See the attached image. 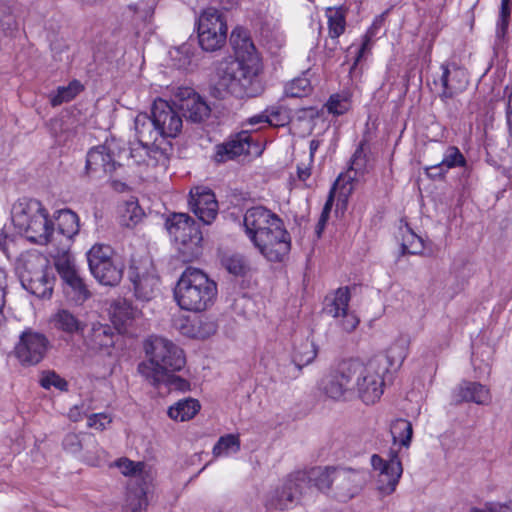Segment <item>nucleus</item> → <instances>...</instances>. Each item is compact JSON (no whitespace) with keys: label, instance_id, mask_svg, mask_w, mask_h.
<instances>
[{"label":"nucleus","instance_id":"51","mask_svg":"<svg viewBox=\"0 0 512 512\" xmlns=\"http://www.w3.org/2000/svg\"><path fill=\"white\" fill-rule=\"evenodd\" d=\"M327 109L335 115H342L349 110V101L340 95H332L327 103Z\"/></svg>","mask_w":512,"mask_h":512},{"label":"nucleus","instance_id":"16","mask_svg":"<svg viewBox=\"0 0 512 512\" xmlns=\"http://www.w3.org/2000/svg\"><path fill=\"white\" fill-rule=\"evenodd\" d=\"M128 277L133 283L135 296L142 301H149L156 296L159 278L155 275L148 261L132 260Z\"/></svg>","mask_w":512,"mask_h":512},{"label":"nucleus","instance_id":"55","mask_svg":"<svg viewBox=\"0 0 512 512\" xmlns=\"http://www.w3.org/2000/svg\"><path fill=\"white\" fill-rule=\"evenodd\" d=\"M448 170L441 166V163H437L426 168V174L431 179H443Z\"/></svg>","mask_w":512,"mask_h":512},{"label":"nucleus","instance_id":"5","mask_svg":"<svg viewBox=\"0 0 512 512\" xmlns=\"http://www.w3.org/2000/svg\"><path fill=\"white\" fill-rule=\"evenodd\" d=\"M135 132L138 145L131 149V158L138 165L166 166L172 152V145L168 140L160 139V131L156 127L154 116L140 113L136 116Z\"/></svg>","mask_w":512,"mask_h":512},{"label":"nucleus","instance_id":"4","mask_svg":"<svg viewBox=\"0 0 512 512\" xmlns=\"http://www.w3.org/2000/svg\"><path fill=\"white\" fill-rule=\"evenodd\" d=\"M261 71L262 63L253 58L248 62L224 60L218 68L216 89L221 96L230 94L237 98L256 97L263 91Z\"/></svg>","mask_w":512,"mask_h":512},{"label":"nucleus","instance_id":"35","mask_svg":"<svg viewBox=\"0 0 512 512\" xmlns=\"http://www.w3.org/2000/svg\"><path fill=\"white\" fill-rule=\"evenodd\" d=\"M56 221L58 233L67 240L71 239L79 231V218L72 210L63 209L58 211Z\"/></svg>","mask_w":512,"mask_h":512},{"label":"nucleus","instance_id":"30","mask_svg":"<svg viewBox=\"0 0 512 512\" xmlns=\"http://www.w3.org/2000/svg\"><path fill=\"white\" fill-rule=\"evenodd\" d=\"M115 336L109 325L94 324L86 336L85 343L93 351H108L114 346Z\"/></svg>","mask_w":512,"mask_h":512},{"label":"nucleus","instance_id":"48","mask_svg":"<svg viewBox=\"0 0 512 512\" xmlns=\"http://www.w3.org/2000/svg\"><path fill=\"white\" fill-rule=\"evenodd\" d=\"M267 124L273 127H282L289 122V114L283 106L272 105L265 109Z\"/></svg>","mask_w":512,"mask_h":512},{"label":"nucleus","instance_id":"26","mask_svg":"<svg viewBox=\"0 0 512 512\" xmlns=\"http://www.w3.org/2000/svg\"><path fill=\"white\" fill-rule=\"evenodd\" d=\"M178 107L182 117L194 123L203 122L211 113L209 105L193 91H187V96L180 100Z\"/></svg>","mask_w":512,"mask_h":512},{"label":"nucleus","instance_id":"49","mask_svg":"<svg viewBox=\"0 0 512 512\" xmlns=\"http://www.w3.org/2000/svg\"><path fill=\"white\" fill-rule=\"evenodd\" d=\"M41 386L45 389H50L51 387H55L60 391H67L68 383L67 381L56 374L54 371H49L43 375L40 380Z\"/></svg>","mask_w":512,"mask_h":512},{"label":"nucleus","instance_id":"24","mask_svg":"<svg viewBox=\"0 0 512 512\" xmlns=\"http://www.w3.org/2000/svg\"><path fill=\"white\" fill-rule=\"evenodd\" d=\"M250 148V133L248 131H241L231 140L216 146L214 160L217 163H225L240 155L250 154Z\"/></svg>","mask_w":512,"mask_h":512},{"label":"nucleus","instance_id":"33","mask_svg":"<svg viewBox=\"0 0 512 512\" xmlns=\"http://www.w3.org/2000/svg\"><path fill=\"white\" fill-rule=\"evenodd\" d=\"M201 406L198 400L185 398L176 402L168 409V415L176 421H187L192 419L200 410Z\"/></svg>","mask_w":512,"mask_h":512},{"label":"nucleus","instance_id":"57","mask_svg":"<svg viewBox=\"0 0 512 512\" xmlns=\"http://www.w3.org/2000/svg\"><path fill=\"white\" fill-rule=\"evenodd\" d=\"M0 26L2 27L3 31L8 34L14 30L16 22L12 16L8 15L0 20Z\"/></svg>","mask_w":512,"mask_h":512},{"label":"nucleus","instance_id":"18","mask_svg":"<svg viewBox=\"0 0 512 512\" xmlns=\"http://www.w3.org/2000/svg\"><path fill=\"white\" fill-rule=\"evenodd\" d=\"M333 480L332 497L346 502L362 489L365 483V473L357 469L336 467Z\"/></svg>","mask_w":512,"mask_h":512},{"label":"nucleus","instance_id":"46","mask_svg":"<svg viewBox=\"0 0 512 512\" xmlns=\"http://www.w3.org/2000/svg\"><path fill=\"white\" fill-rule=\"evenodd\" d=\"M441 166L450 170L456 167H464L467 164L466 158L456 146H448L440 162Z\"/></svg>","mask_w":512,"mask_h":512},{"label":"nucleus","instance_id":"34","mask_svg":"<svg viewBox=\"0 0 512 512\" xmlns=\"http://www.w3.org/2000/svg\"><path fill=\"white\" fill-rule=\"evenodd\" d=\"M116 466L123 475L133 477L137 483L143 482V485L146 486L152 480V475L146 470L144 462H134L128 458H122L116 462Z\"/></svg>","mask_w":512,"mask_h":512},{"label":"nucleus","instance_id":"11","mask_svg":"<svg viewBox=\"0 0 512 512\" xmlns=\"http://www.w3.org/2000/svg\"><path fill=\"white\" fill-rule=\"evenodd\" d=\"M109 246L96 244L87 253L89 269L94 278L106 286H116L123 277V264L112 257Z\"/></svg>","mask_w":512,"mask_h":512},{"label":"nucleus","instance_id":"59","mask_svg":"<svg viewBox=\"0 0 512 512\" xmlns=\"http://www.w3.org/2000/svg\"><path fill=\"white\" fill-rule=\"evenodd\" d=\"M13 243L7 236L0 235V249L8 257H11L10 245Z\"/></svg>","mask_w":512,"mask_h":512},{"label":"nucleus","instance_id":"44","mask_svg":"<svg viewBox=\"0 0 512 512\" xmlns=\"http://www.w3.org/2000/svg\"><path fill=\"white\" fill-rule=\"evenodd\" d=\"M221 263L229 273L235 276L245 275L249 270L248 262L240 254L224 255Z\"/></svg>","mask_w":512,"mask_h":512},{"label":"nucleus","instance_id":"38","mask_svg":"<svg viewBox=\"0 0 512 512\" xmlns=\"http://www.w3.org/2000/svg\"><path fill=\"white\" fill-rule=\"evenodd\" d=\"M83 89L82 84L77 81H71L67 86H60L56 92L50 94V103L53 107L59 106L65 102L74 99Z\"/></svg>","mask_w":512,"mask_h":512},{"label":"nucleus","instance_id":"17","mask_svg":"<svg viewBox=\"0 0 512 512\" xmlns=\"http://www.w3.org/2000/svg\"><path fill=\"white\" fill-rule=\"evenodd\" d=\"M151 113L155 118L156 127L160 131V139L175 138L182 130V115L169 102L158 98L154 101Z\"/></svg>","mask_w":512,"mask_h":512},{"label":"nucleus","instance_id":"1","mask_svg":"<svg viewBox=\"0 0 512 512\" xmlns=\"http://www.w3.org/2000/svg\"><path fill=\"white\" fill-rule=\"evenodd\" d=\"M245 234L270 262H281L291 249V237L283 220L264 206L246 210L243 217Z\"/></svg>","mask_w":512,"mask_h":512},{"label":"nucleus","instance_id":"31","mask_svg":"<svg viewBox=\"0 0 512 512\" xmlns=\"http://www.w3.org/2000/svg\"><path fill=\"white\" fill-rule=\"evenodd\" d=\"M326 16L328 19V34L332 44L331 47L326 44V48L329 50L328 55L331 56L339 44L338 38L346 29V9L343 7H329L326 10Z\"/></svg>","mask_w":512,"mask_h":512},{"label":"nucleus","instance_id":"60","mask_svg":"<svg viewBox=\"0 0 512 512\" xmlns=\"http://www.w3.org/2000/svg\"><path fill=\"white\" fill-rule=\"evenodd\" d=\"M267 115L265 113V110L262 111L261 113L257 114V115H254L252 117H250L248 120H247V123L251 126H255V125H258V124H267V119H266Z\"/></svg>","mask_w":512,"mask_h":512},{"label":"nucleus","instance_id":"56","mask_svg":"<svg viewBox=\"0 0 512 512\" xmlns=\"http://www.w3.org/2000/svg\"><path fill=\"white\" fill-rule=\"evenodd\" d=\"M64 448L70 452H77L80 449V441L76 434H68L63 440Z\"/></svg>","mask_w":512,"mask_h":512},{"label":"nucleus","instance_id":"7","mask_svg":"<svg viewBox=\"0 0 512 512\" xmlns=\"http://www.w3.org/2000/svg\"><path fill=\"white\" fill-rule=\"evenodd\" d=\"M11 218L14 226L30 242L46 245L53 240L54 223L40 201L25 198L17 201L12 207Z\"/></svg>","mask_w":512,"mask_h":512},{"label":"nucleus","instance_id":"3","mask_svg":"<svg viewBox=\"0 0 512 512\" xmlns=\"http://www.w3.org/2000/svg\"><path fill=\"white\" fill-rule=\"evenodd\" d=\"M148 360L138 365V372L152 385L157 386L167 373L180 371L186 363L184 352L172 341L150 336L144 343Z\"/></svg>","mask_w":512,"mask_h":512},{"label":"nucleus","instance_id":"8","mask_svg":"<svg viewBox=\"0 0 512 512\" xmlns=\"http://www.w3.org/2000/svg\"><path fill=\"white\" fill-rule=\"evenodd\" d=\"M17 270L22 286L38 298H49L55 276L49 261L37 251L26 252L18 260Z\"/></svg>","mask_w":512,"mask_h":512},{"label":"nucleus","instance_id":"10","mask_svg":"<svg viewBox=\"0 0 512 512\" xmlns=\"http://www.w3.org/2000/svg\"><path fill=\"white\" fill-rule=\"evenodd\" d=\"M227 31L226 17L221 10L208 7L200 13L197 19V32L203 50H219L226 42Z\"/></svg>","mask_w":512,"mask_h":512},{"label":"nucleus","instance_id":"19","mask_svg":"<svg viewBox=\"0 0 512 512\" xmlns=\"http://www.w3.org/2000/svg\"><path fill=\"white\" fill-rule=\"evenodd\" d=\"M189 205L204 224H211L218 214L215 194L207 187L197 186L191 189Z\"/></svg>","mask_w":512,"mask_h":512},{"label":"nucleus","instance_id":"25","mask_svg":"<svg viewBox=\"0 0 512 512\" xmlns=\"http://www.w3.org/2000/svg\"><path fill=\"white\" fill-rule=\"evenodd\" d=\"M49 324L57 332L68 336L82 335L87 326L79 315L66 308L56 310L50 316Z\"/></svg>","mask_w":512,"mask_h":512},{"label":"nucleus","instance_id":"22","mask_svg":"<svg viewBox=\"0 0 512 512\" xmlns=\"http://www.w3.org/2000/svg\"><path fill=\"white\" fill-rule=\"evenodd\" d=\"M441 70L440 83L442 92L440 93V98L443 101L453 98L467 88L469 79L468 73L464 68L456 64H447L442 65Z\"/></svg>","mask_w":512,"mask_h":512},{"label":"nucleus","instance_id":"27","mask_svg":"<svg viewBox=\"0 0 512 512\" xmlns=\"http://www.w3.org/2000/svg\"><path fill=\"white\" fill-rule=\"evenodd\" d=\"M174 325L184 336L198 339L208 338L217 329L213 321L202 318L180 317L175 320Z\"/></svg>","mask_w":512,"mask_h":512},{"label":"nucleus","instance_id":"61","mask_svg":"<svg viewBox=\"0 0 512 512\" xmlns=\"http://www.w3.org/2000/svg\"><path fill=\"white\" fill-rule=\"evenodd\" d=\"M297 174H298V178L299 180L301 181H306L310 175H311V171H310V167L309 165H305V164H299L297 166Z\"/></svg>","mask_w":512,"mask_h":512},{"label":"nucleus","instance_id":"15","mask_svg":"<svg viewBox=\"0 0 512 512\" xmlns=\"http://www.w3.org/2000/svg\"><path fill=\"white\" fill-rule=\"evenodd\" d=\"M49 340L39 332L24 331L14 348V354L22 365L32 366L43 360L48 350Z\"/></svg>","mask_w":512,"mask_h":512},{"label":"nucleus","instance_id":"47","mask_svg":"<svg viewBox=\"0 0 512 512\" xmlns=\"http://www.w3.org/2000/svg\"><path fill=\"white\" fill-rule=\"evenodd\" d=\"M147 506L146 487L140 485L139 489L129 492L125 512H141Z\"/></svg>","mask_w":512,"mask_h":512},{"label":"nucleus","instance_id":"43","mask_svg":"<svg viewBox=\"0 0 512 512\" xmlns=\"http://www.w3.org/2000/svg\"><path fill=\"white\" fill-rule=\"evenodd\" d=\"M368 150L367 141L362 140L351 158L350 170L359 175H363L367 171Z\"/></svg>","mask_w":512,"mask_h":512},{"label":"nucleus","instance_id":"54","mask_svg":"<svg viewBox=\"0 0 512 512\" xmlns=\"http://www.w3.org/2000/svg\"><path fill=\"white\" fill-rule=\"evenodd\" d=\"M162 382H166L172 389L179 390V391H187L190 389V383L173 374L167 373V376Z\"/></svg>","mask_w":512,"mask_h":512},{"label":"nucleus","instance_id":"58","mask_svg":"<svg viewBox=\"0 0 512 512\" xmlns=\"http://www.w3.org/2000/svg\"><path fill=\"white\" fill-rule=\"evenodd\" d=\"M508 22H509L508 19H500L499 18L498 23H497V28H496V38L498 40L504 39L506 32H507V28H508Z\"/></svg>","mask_w":512,"mask_h":512},{"label":"nucleus","instance_id":"28","mask_svg":"<svg viewBox=\"0 0 512 512\" xmlns=\"http://www.w3.org/2000/svg\"><path fill=\"white\" fill-rule=\"evenodd\" d=\"M230 42L235 51V58H230L233 61L248 62L250 59H255L261 62V59L256 51V48L248 34L243 28H235L230 36Z\"/></svg>","mask_w":512,"mask_h":512},{"label":"nucleus","instance_id":"50","mask_svg":"<svg viewBox=\"0 0 512 512\" xmlns=\"http://www.w3.org/2000/svg\"><path fill=\"white\" fill-rule=\"evenodd\" d=\"M334 190H335V185L332 187V189L329 193V196L325 202V205L322 209L320 218L318 220V223L316 226V233L318 234V236H320L321 233L323 232V230L326 226V223L329 219L330 212L332 210V206H333V202H334Z\"/></svg>","mask_w":512,"mask_h":512},{"label":"nucleus","instance_id":"53","mask_svg":"<svg viewBox=\"0 0 512 512\" xmlns=\"http://www.w3.org/2000/svg\"><path fill=\"white\" fill-rule=\"evenodd\" d=\"M112 421L111 417L105 413L92 414L88 418V426L97 430H103L106 425Z\"/></svg>","mask_w":512,"mask_h":512},{"label":"nucleus","instance_id":"21","mask_svg":"<svg viewBox=\"0 0 512 512\" xmlns=\"http://www.w3.org/2000/svg\"><path fill=\"white\" fill-rule=\"evenodd\" d=\"M120 163L115 160L111 149L107 145L91 148L87 153L86 172L94 177L112 175Z\"/></svg>","mask_w":512,"mask_h":512},{"label":"nucleus","instance_id":"36","mask_svg":"<svg viewBox=\"0 0 512 512\" xmlns=\"http://www.w3.org/2000/svg\"><path fill=\"white\" fill-rule=\"evenodd\" d=\"M390 433L394 444L399 443L405 448L410 446L413 436V427L410 421L402 418L394 420L390 425Z\"/></svg>","mask_w":512,"mask_h":512},{"label":"nucleus","instance_id":"23","mask_svg":"<svg viewBox=\"0 0 512 512\" xmlns=\"http://www.w3.org/2000/svg\"><path fill=\"white\" fill-rule=\"evenodd\" d=\"M455 402L475 403L477 405H488L492 400L490 389L474 381H461L453 391Z\"/></svg>","mask_w":512,"mask_h":512},{"label":"nucleus","instance_id":"37","mask_svg":"<svg viewBox=\"0 0 512 512\" xmlns=\"http://www.w3.org/2000/svg\"><path fill=\"white\" fill-rule=\"evenodd\" d=\"M350 301V292L348 287L337 289L333 298L326 303L325 311L334 318H340L341 314L346 312Z\"/></svg>","mask_w":512,"mask_h":512},{"label":"nucleus","instance_id":"63","mask_svg":"<svg viewBox=\"0 0 512 512\" xmlns=\"http://www.w3.org/2000/svg\"><path fill=\"white\" fill-rule=\"evenodd\" d=\"M370 45H371V38L368 35H365L364 39H363V42H362V45H361V47L359 49V53H358V56H357V61H359V59L364 55L366 50L370 49Z\"/></svg>","mask_w":512,"mask_h":512},{"label":"nucleus","instance_id":"64","mask_svg":"<svg viewBox=\"0 0 512 512\" xmlns=\"http://www.w3.org/2000/svg\"><path fill=\"white\" fill-rule=\"evenodd\" d=\"M69 418L73 421H79L81 419L79 407H73L69 412Z\"/></svg>","mask_w":512,"mask_h":512},{"label":"nucleus","instance_id":"39","mask_svg":"<svg viewBox=\"0 0 512 512\" xmlns=\"http://www.w3.org/2000/svg\"><path fill=\"white\" fill-rule=\"evenodd\" d=\"M400 230L402 232L401 247L403 254H420L424 249L421 237L415 234L407 224L401 227Z\"/></svg>","mask_w":512,"mask_h":512},{"label":"nucleus","instance_id":"9","mask_svg":"<svg viewBox=\"0 0 512 512\" xmlns=\"http://www.w3.org/2000/svg\"><path fill=\"white\" fill-rule=\"evenodd\" d=\"M166 228L182 262H193L202 255V232L188 214H172L166 220Z\"/></svg>","mask_w":512,"mask_h":512},{"label":"nucleus","instance_id":"40","mask_svg":"<svg viewBox=\"0 0 512 512\" xmlns=\"http://www.w3.org/2000/svg\"><path fill=\"white\" fill-rule=\"evenodd\" d=\"M317 350L314 344L310 341L302 342L299 346L295 347L293 353V362L298 369L310 364L316 357Z\"/></svg>","mask_w":512,"mask_h":512},{"label":"nucleus","instance_id":"6","mask_svg":"<svg viewBox=\"0 0 512 512\" xmlns=\"http://www.w3.org/2000/svg\"><path fill=\"white\" fill-rule=\"evenodd\" d=\"M217 296V284L202 270L188 267L177 281L174 298L183 310L202 312L210 308Z\"/></svg>","mask_w":512,"mask_h":512},{"label":"nucleus","instance_id":"13","mask_svg":"<svg viewBox=\"0 0 512 512\" xmlns=\"http://www.w3.org/2000/svg\"><path fill=\"white\" fill-rule=\"evenodd\" d=\"M304 480L303 475L290 474L267 494L266 508L281 511L293 508L304 493Z\"/></svg>","mask_w":512,"mask_h":512},{"label":"nucleus","instance_id":"14","mask_svg":"<svg viewBox=\"0 0 512 512\" xmlns=\"http://www.w3.org/2000/svg\"><path fill=\"white\" fill-rule=\"evenodd\" d=\"M371 465L374 470L379 472L377 479L378 490L383 495L393 493L403 472L398 452L391 450L386 460L377 454H373L371 456Z\"/></svg>","mask_w":512,"mask_h":512},{"label":"nucleus","instance_id":"29","mask_svg":"<svg viewBox=\"0 0 512 512\" xmlns=\"http://www.w3.org/2000/svg\"><path fill=\"white\" fill-rule=\"evenodd\" d=\"M336 467H314L308 472H297L296 475H303V489L307 484H312L319 491L329 493L332 496L334 469Z\"/></svg>","mask_w":512,"mask_h":512},{"label":"nucleus","instance_id":"42","mask_svg":"<svg viewBox=\"0 0 512 512\" xmlns=\"http://www.w3.org/2000/svg\"><path fill=\"white\" fill-rule=\"evenodd\" d=\"M240 450L239 437L233 434H228L219 438L213 447V454L215 457L228 456L237 453Z\"/></svg>","mask_w":512,"mask_h":512},{"label":"nucleus","instance_id":"52","mask_svg":"<svg viewBox=\"0 0 512 512\" xmlns=\"http://www.w3.org/2000/svg\"><path fill=\"white\" fill-rule=\"evenodd\" d=\"M340 317L342 318L340 325L346 332L354 331L359 325L360 320L358 316L352 311L347 310L346 312L342 313Z\"/></svg>","mask_w":512,"mask_h":512},{"label":"nucleus","instance_id":"45","mask_svg":"<svg viewBox=\"0 0 512 512\" xmlns=\"http://www.w3.org/2000/svg\"><path fill=\"white\" fill-rule=\"evenodd\" d=\"M312 90L310 80L306 76L293 79L285 86V94L292 98L307 96Z\"/></svg>","mask_w":512,"mask_h":512},{"label":"nucleus","instance_id":"12","mask_svg":"<svg viewBox=\"0 0 512 512\" xmlns=\"http://www.w3.org/2000/svg\"><path fill=\"white\" fill-rule=\"evenodd\" d=\"M55 268L64 283L66 296L76 304H82L90 297V292L67 250L53 255Z\"/></svg>","mask_w":512,"mask_h":512},{"label":"nucleus","instance_id":"2","mask_svg":"<svg viewBox=\"0 0 512 512\" xmlns=\"http://www.w3.org/2000/svg\"><path fill=\"white\" fill-rule=\"evenodd\" d=\"M407 356L403 343L392 344L386 354H378L362 363L353 360V366L347 369L348 377L353 380V393L367 405L377 402L383 394L384 375L390 368H398Z\"/></svg>","mask_w":512,"mask_h":512},{"label":"nucleus","instance_id":"20","mask_svg":"<svg viewBox=\"0 0 512 512\" xmlns=\"http://www.w3.org/2000/svg\"><path fill=\"white\" fill-rule=\"evenodd\" d=\"M351 366H353V360L345 361L336 371L322 379L320 387L328 397L338 400L353 393V380L348 378L346 371Z\"/></svg>","mask_w":512,"mask_h":512},{"label":"nucleus","instance_id":"41","mask_svg":"<svg viewBox=\"0 0 512 512\" xmlns=\"http://www.w3.org/2000/svg\"><path fill=\"white\" fill-rule=\"evenodd\" d=\"M144 217L142 208L136 202H127L121 211L120 224L127 228H133Z\"/></svg>","mask_w":512,"mask_h":512},{"label":"nucleus","instance_id":"32","mask_svg":"<svg viewBox=\"0 0 512 512\" xmlns=\"http://www.w3.org/2000/svg\"><path fill=\"white\" fill-rule=\"evenodd\" d=\"M109 314L113 324L120 329L135 318L137 310L126 299L118 298L111 303Z\"/></svg>","mask_w":512,"mask_h":512},{"label":"nucleus","instance_id":"62","mask_svg":"<svg viewBox=\"0 0 512 512\" xmlns=\"http://www.w3.org/2000/svg\"><path fill=\"white\" fill-rule=\"evenodd\" d=\"M510 17V0H501V8H500V19H508Z\"/></svg>","mask_w":512,"mask_h":512}]
</instances>
